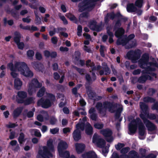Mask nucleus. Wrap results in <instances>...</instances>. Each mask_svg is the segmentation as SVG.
I'll list each match as a JSON object with an SVG mask.
<instances>
[{
    "label": "nucleus",
    "mask_w": 158,
    "mask_h": 158,
    "mask_svg": "<svg viewBox=\"0 0 158 158\" xmlns=\"http://www.w3.org/2000/svg\"><path fill=\"white\" fill-rule=\"evenodd\" d=\"M127 11L129 12H134L136 11V8L134 6L133 4L132 3L127 4Z\"/></svg>",
    "instance_id": "bb28decb"
},
{
    "label": "nucleus",
    "mask_w": 158,
    "mask_h": 158,
    "mask_svg": "<svg viewBox=\"0 0 158 158\" xmlns=\"http://www.w3.org/2000/svg\"><path fill=\"white\" fill-rule=\"evenodd\" d=\"M22 110V108L20 107L15 110L13 113V116L14 117L16 118L19 116L21 113Z\"/></svg>",
    "instance_id": "473e14b6"
},
{
    "label": "nucleus",
    "mask_w": 158,
    "mask_h": 158,
    "mask_svg": "<svg viewBox=\"0 0 158 158\" xmlns=\"http://www.w3.org/2000/svg\"><path fill=\"white\" fill-rule=\"evenodd\" d=\"M35 56L36 58L38 60H40L42 59V55L39 52H36L35 55Z\"/></svg>",
    "instance_id": "c03bdc74"
},
{
    "label": "nucleus",
    "mask_w": 158,
    "mask_h": 158,
    "mask_svg": "<svg viewBox=\"0 0 158 158\" xmlns=\"http://www.w3.org/2000/svg\"><path fill=\"white\" fill-rule=\"evenodd\" d=\"M129 150V148L126 147L123 148L121 150V152L122 154H125L127 153Z\"/></svg>",
    "instance_id": "49530a36"
},
{
    "label": "nucleus",
    "mask_w": 158,
    "mask_h": 158,
    "mask_svg": "<svg viewBox=\"0 0 158 158\" xmlns=\"http://www.w3.org/2000/svg\"><path fill=\"white\" fill-rule=\"evenodd\" d=\"M106 49L104 46L102 45L101 46L100 50L101 55L102 57H104L105 56L104 52L106 51Z\"/></svg>",
    "instance_id": "79ce46f5"
},
{
    "label": "nucleus",
    "mask_w": 158,
    "mask_h": 158,
    "mask_svg": "<svg viewBox=\"0 0 158 158\" xmlns=\"http://www.w3.org/2000/svg\"><path fill=\"white\" fill-rule=\"evenodd\" d=\"M76 150L78 153H81L84 150L85 145L82 143H77L75 144Z\"/></svg>",
    "instance_id": "aec40b11"
},
{
    "label": "nucleus",
    "mask_w": 158,
    "mask_h": 158,
    "mask_svg": "<svg viewBox=\"0 0 158 158\" xmlns=\"http://www.w3.org/2000/svg\"><path fill=\"white\" fill-rule=\"evenodd\" d=\"M18 96L20 99L18 101L19 103H24L25 101L24 99L27 97V93L26 92L23 91H20L18 93Z\"/></svg>",
    "instance_id": "f3484780"
},
{
    "label": "nucleus",
    "mask_w": 158,
    "mask_h": 158,
    "mask_svg": "<svg viewBox=\"0 0 158 158\" xmlns=\"http://www.w3.org/2000/svg\"><path fill=\"white\" fill-rule=\"evenodd\" d=\"M56 122V119L54 117L51 118L50 121V123L52 124H55Z\"/></svg>",
    "instance_id": "e2e57ef3"
},
{
    "label": "nucleus",
    "mask_w": 158,
    "mask_h": 158,
    "mask_svg": "<svg viewBox=\"0 0 158 158\" xmlns=\"http://www.w3.org/2000/svg\"><path fill=\"white\" fill-rule=\"evenodd\" d=\"M134 37L135 35L134 34H131L129 35L127 38L125 40H122L121 38H119L117 41V44L118 45L121 44L123 46L124 45L127 49L131 48L136 45V42L135 41L132 45H130L129 46H128V42Z\"/></svg>",
    "instance_id": "9b49d317"
},
{
    "label": "nucleus",
    "mask_w": 158,
    "mask_h": 158,
    "mask_svg": "<svg viewBox=\"0 0 158 158\" xmlns=\"http://www.w3.org/2000/svg\"><path fill=\"white\" fill-rule=\"evenodd\" d=\"M120 16V14L119 13H117L116 15H115L113 13L110 14H108L107 16L105 17V20L106 22H107L108 21L109 18L113 19L114 18L119 17Z\"/></svg>",
    "instance_id": "5701e85b"
},
{
    "label": "nucleus",
    "mask_w": 158,
    "mask_h": 158,
    "mask_svg": "<svg viewBox=\"0 0 158 158\" xmlns=\"http://www.w3.org/2000/svg\"><path fill=\"white\" fill-rule=\"evenodd\" d=\"M143 101L146 102H152L154 101V99L149 97H146L144 98Z\"/></svg>",
    "instance_id": "a18cd8bd"
},
{
    "label": "nucleus",
    "mask_w": 158,
    "mask_h": 158,
    "mask_svg": "<svg viewBox=\"0 0 158 158\" xmlns=\"http://www.w3.org/2000/svg\"><path fill=\"white\" fill-rule=\"evenodd\" d=\"M139 126V133L140 136H143L145 134V127L139 118H137L131 122L129 125V134H134L136 131L137 126Z\"/></svg>",
    "instance_id": "39448f33"
},
{
    "label": "nucleus",
    "mask_w": 158,
    "mask_h": 158,
    "mask_svg": "<svg viewBox=\"0 0 158 158\" xmlns=\"http://www.w3.org/2000/svg\"><path fill=\"white\" fill-rule=\"evenodd\" d=\"M151 59H149L148 55L147 54H145L143 55L141 59L139 60L138 62L139 65L141 68L145 69L143 73L145 74V76H147L146 74H149L152 76V79H153L156 77V75L153 73H150V71H153L155 70V68H158V63L155 64L151 63ZM145 76V75H144Z\"/></svg>",
    "instance_id": "f257e3e1"
},
{
    "label": "nucleus",
    "mask_w": 158,
    "mask_h": 158,
    "mask_svg": "<svg viewBox=\"0 0 158 158\" xmlns=\"http://www.w3.org/2000/svg\"><path fill=\"white\" fill-rule=\"evenodd\" d=\"M17 63H20V62L15 61L14 63V65L12 62L9 63L7 65V67L11 71L10 75L11 76L14 78L17 77L19 76V73L17 72H19L18 69V67L15 65V64Z\"/></svg>",
    "instance_id": "ddd939ff"
},
{
    "label": "nucleus",
    "mask_w": 158,
    "mask_h": 158,
    "mask_svg": "<svg viewBox=\"0 0 158 158\" xmlns=\"http://www.w3.org/2000/svg\"><path fill=\"white\" fill-rule=\"evenodd\" d=\"M17 44L19 49H22L24 47V44L23 42H19Z\"/></svg>",
    "instance_id": "6e6d98bb"
},
{
    "label": "nucleus",
    "mask_w": 158,
    "mask_h": 158,
    "mask_svg": "<svg viewBox=\"0 0 158 158\" xmlns=\"http://www.w3.org/2000/svg\"><path fill=\"white\" fill-rule=\"evenodd\" d=\"M60 50L61 52H67L68 51L69 49L67 47H61L60 48Z\"/></svg>",
    "instance_id": "13d9d810"
},
{
    "label": "nucleus",
    "mask_w": 158,
    "mask_h": 158,
    "mask_svg": "<svg viewBox=\"0 0 158 158\" xmlns=\"http://www.w3.org/2000/svg\"><path fill=\"white\" fill-rule=\"evenodd\" d=\"M86 133L88 135H90L93 133V128L89 123H87L85 126Z\"/></svg>",
    "instance_id": "b1692460"
},
{
    "label": "nucleus",
    "mask_w": 158,
    "mask_h": 158,
    "mask_svg": "<svg viewBox=\"0 0 158 158\" xmlns=\"http://www.w3.org/2000/svg\"><path fill=\"white\" fill-rule=\"evenodd\" d=\"M124 32V30L122 28H120L118 29L115 33V35L116 37H118L121 36Z\"/></svg>",
    "instance_id": "2f4dec72"
},
{
    "label": "nucleus",
    "mask_w": 158,
    "mask_h": 158,
    "mask_svg": "<svg viewBox=\"0 0 158 158\" xmlns=\"http://www.w3.org/2000/svg\"><path fill=\"white\" fill-rule=\"evenodd\" d=\"M107 32L108 34L110 36V38L109 39V43H111L114 41L113 40L112 38V37H113L114 35L113 33L111 31H110L109 30H107Z\"/></svg>",
    "instance_id": "4c0bfd02"
},
{
    "label": "nucleus",
    "mask_w": 158,
    "mask_h": 158,
    "mask_svg": "<svg viewBox=\"0 0 158 158\" xmlns=\"http://www.w3.org/2000/svg\"><path fill=\"white\" fill-rule=\"evenodd\" d=\"M53 141L49 139L47 142V147L44 146L42 149L39 151L37 156V158H52L53 155L51 152L54 151V147L52 144Z\"/></svg>",
    "instance_id": "20e7f679"
},
{
    "label": "nucleus",
    "mask_w": 158,
    "mask_h": 158,
    "mask_svg": "<svg viewBox=\"0 0 158 158\" xmlns=\"http://www.w3.org/2000/svg\"><path fill=\"white\" fill-rule=\"evenodd\" d=\"M93 142L98 147L103 148L102 150L103 152L107 153L108 152L109 146L107 148L104 149V147L105 146V141L96 133L94 134L93 136Z\"/></svg>",
    "instance_id": "1a4fd4ad"
},
{
    "label": "nucleus",
    "mask_w": 158,
    "mask_h": 158,
    "mask_svg": "<svg viewBox=\"0 0 158 158\" xmlns=\"http://www.w3.org/2000/svg\"><path fill=\"white\" fill-rule=\"evenodd\" d=\"M152 78L150 76H145L144 75L140 77L138 81L141 83L144 82L147 79L152 80Z\"/></svg>",
    "instance_id": "7c9ffc66"
},
{
    "label": "nucleus",
    "mask_w": 158,
    "mask_h": 158,
    "mask_svg": "<svg viewBox=\"0 0 158 158\" xmlns=\"http://www.w3.org/2000/svg\"><path fill=\"white\" fill-rule=\"evenodd\" d=\"M59 130V129L58 128H56L50 129V131L52 134H54L57 133L58 132Z\"/></svg>",
    "instance_id": "09e8293b"
},
{
    "label": "nucleus",
    "mask_w": 158,
    "mask_h": 158,
    "mask_svg": "<svg viewBox=\"0 0 158 158\" xmlns=\"http://www.w3.org/2000/svg\"><path fill=\"white\" fill-rule=\"evenodd\" d=\"M38 30V29L37 27L35 26H32L30 27V31H37Z\"/></svg>",
    "instance_id": "052dcab7"
},
{
    "label": "nucleus",
    "mask_w": 158,
    "mask_h": 158,
    "mask_svg": "<svg viewBox=\"0 0 158 158\" xmlns=\"http://www.w3.org/2000/svg\"><path fill=\"white\" fill-rule=\"evenodd\" d=\"M123 110V108L122 106H120L119 108L117 110L116 113V116L118 117L120 116V114Z\"/></svg>",
    "instance_id": "3c124183"
},
{
    "label": "nucleus",
    "mask_w": 158,
    "mask_h": 158,
    "mask_svg": "<svg viewBox=\"0 0 158 158\" xmlns=\"http://www.w3.org/2000/svg\"><path fill=\"white\" fill-rule=\"evenodd\" d=\"M14 85L16 89H19L23 85V82L19 78H16L14 80Z\"/></svg>",
    "instance_id": "412c9836"
},
{
    "label": "nucleus",
    "mask_w": 158,
    "mask_h": 158,
    "mask_svg": "<svg viewBox=\"0 0 158 158\" xmlns=\"http://www.w3.org/2000/svg\"><path fill=\"white\" fill-rule=\"evenodd\" d=\"M32 142L34 144H37L39 142V139L37 138L34 137L32 139Z\"/></svg>",
    "instance_id": "680f3d73"
},
{
    "label": "nucleus",
    "mask_w": 158,
    "mask_h": 158,
    "mask_svg": "<svg viewBox=\"0 0 158 158\" xmlns=\"http://www.w3.org/2000/svg\"><path fill=\"white\" fill-rule=\"evenodd\" d=\"M82 31V28L81 26L79 25L77 28V34L78 36H80L81 35Z\"/></svg>",
    "instance_id": "8fccbe9b"
},
{
    "label": "nucleus",
    "mask_w": 158,
    "mask_h": 158,
    "mask_svg": "<svg viewBox=\"0 0 158 158\" xmlns=\"http://www.w3.org/2000/svg\"><path fill=\"white\" fill-rule=\"evenodd\" d=\"M103 124L101 123H97L94 124V127L98 129H100L103 127Z\"/></svg>",
    "instance_id": "37998d69"
},
{
    "label": "nucleus",
    "mask_w": 158,
    "mask_h": 158,
    "mask_svg": "<svg viewBox=\"0 0 158 158\" xmlns=\"http://www.w3.org/2000/svg\"><path fill=\"white\" fill-rule=\"evenodd\" d=\"M95 109L94 108H91L89 110V113L91 114L90 118L93 120H95L97 118V116L94 113L95 112Z\"/></svg>",
    "instance_id": "c756f323"
},
{
    "label": "nucleus",
    "mask_w": 158,
    "mask_h": 158,
    "mask_svg": "<svg viewBox=\"0 0 158 158\" xmlns=\"http://www.w3.org/2000/svg\"><path fill=\"white\" fill-rule=\"evenodd\" d=\"M86 65L87 66L90 67L93 71L96 69H99L100 68V66H98L97 68L94 67L93 63H92L90 60H88L86 61Z\"/></svg>",
    "instance_id": "cd10ccee"
},
{
    "label": "nucleus",
    "mask_w": 158,
    "mask_h": 158,
    "mask_svg": "<svg viewBox=\"0 0 158 158\" xmlns=\"http://www.w3.org/2000/svg\"><path fill=\"white\" fill-rule=\"evenodd\" d=\"M15 37L14 38V41L15 42H16V44H17V43L19 42V39L20 38V35L19 32H16L15 33Z\"/></svg>",
    "instance_id": "c9c22d12"
},
{
    "label": "nucleus",
    "mask_w": 158,
    "mask_h": 158,
    "mask_svg": "<svg viewBox=\"0 0 158 158\" xmlns=\"http://www.w3.org/2000/svg\"><path fill=\"white\" fill-rule=\"evenodd\" d=\"M41 114L38 115L37 117V119L39 121L42 122L45 120H47L48 118V115L46 112L42 111Z\"/></svg>",
    "instance_id": "a211bd4d"
},
{
    "label": "nucleus",
    "mask_w": 158,
    "mask_h": 158,
    "mask_svg": "<svg viewBox=\"0 0 158 158\" xmlns=\"http://www.w3.org/2000/svg\"><path fill=\"white\" fill-rule=\"evenodd\" d=\"M34 52L33 51L29 50L27 51V57L29 59H32L33 58V57L34 56Z\"/></svg>",
    "instance_id": "f704fd0d"
},
{
    "label": "nucleus",
    "mask_w": 158,
    "mask_h": 158,
    "mask_svg": "<svg viewBox=\"0 0 158 158\" xmlns=\"http://www.w3.org/2000/svg\"><path fill=\"white\" fill-rule=\"evenodd\" d=\"M15 65L18 67V69L21 75L27 77L31 78L34 75L33 72L27 65L24 62L17 63Z\"/></svg>",
    "instance_id": "0eeeda50"
},
{
    "label": "nucleus",
    "mask_w": 158,
    "mask_h": 158,
    "mask_svg": "<svg viewBox=\"0 0 158 158\" xmlns=\"http://www.w3.org/2000/svg\"><path fill=\"white\" fill-rule=\"evenodd\" d=\"M68 147L67 143L65 141L61 140L58 143L57 149L60 156L64 158H75L73 155L69 157V153L68 151H64V150Z\"/></svg>",
    "instance_id": "6e6552de"
},
{
    "label": "nucleus",
    "mask_w": 158,
    "mask_h": 158,
    "mask_svg": "<svg viewBox=\"0 0 158 158\" xmlns=\"http://www.w3.org/2000/svg\"><path fill=\"white\" fill-rule=\"evenodd\" d=\"M103 68L104 70V72L102 71H101L100 72V74L101 75L103 74L107 75L109 74L110 72V69L107 67V64H104V65L103 64Z\"/></svg>",
    "instance_id": "393cba45"
},
{
    "label": "nucleus",
    "mask_w": 158,
    "mask_h": 158,
    "mask_svg": "<svg viewBox=\"0 0 158 158\" xmlns=\"http://www.w3.org/2000/svg\"><path fill=\"white\" fill-rule=\"evenodd\" d=\"M35 15V23L36 24H39L41 23V19L36 15Z\"/></svg>",
    "instance_id": "864d4df0"
},
{
    "label": "nucleus",
    "mask_w": 158,
    "mask_h": 158,
    "mask_svg": "<svg viewBox=\"0 0 158 158\" xmlns=\"http://www.w3.org/2000/svg\"><path fill=\"white\" fill-rule=\"evenodd\" d=\"M63 131L64 133L66 134L70 132V130L68 127H66L63 129Z\"/></svg>",
    "instance_id": "4d7b16f0"
},
{
    "label": "nucleus",
    "mask_w": 158,
    "mask_h": 158,
    "mask_svg": "<svg viewBox=\"0 0 158 158\" xmlns=\"http://www.w3.org/2000/svg\"><path fill=\"white\" fill-rule=\"evenodd\" d=\"M66 16L71 21H74L76 20L75 17L71 14H66Z\"/></svg>",
    "instance_id": "a19ab883"
},
{
    "label": "nucleus",
    "mask_w": 158,
    "mask_h": 158,
    "mask_svg": "<svg viewBox=\"0 0 158 158\" xmlns=\"http://www.w3.org/2000/svg\"><path fill=\"white\" fill-rule=\"evenodd\" d=\"M23 21L24 22L28 23L31 21V19L29 18V17H27L26 18H23Z\"/></svg>",
    "instance_id": "774afa93"
},
{
    "label": "nucleus",
    "mask_w": 158,
    "mask_h": 158,
    "mask_svg": "<svg viewBox=\"0 0 158 158\" xmlns=\"http://www.w3.org/2000/svg\"><path fill=\"white\" fill-rule=\"evenodd\" d=\"M140 106L142 110V112L140 114V117L143 121V122L149 131H153L155 129V126L146 119V118L150 119H153L156 118L155 115L154 114H150V115L147 112L148 107L143 102L140 103Z\"/></svg>",
    "instance_id": "7ed1b4c3"
},
{
    "label": "nucleus",
    "mask_w": 158,
    "mask_h": 158,
    "mask_svg": "<svg viewBox=\"0 0 158 158\" xmlns=\"http://www.w3.org/2000/svg\"><path fill=\"white\" fill-rule=\"evenodd\" d=\"M52 42L54 44H56L58 41V39L56 37H53L51 38Z\"/></svg>",
    "instance_id": "5fc2aeb1"
},
{
    "label": "nucleus",
    "mask_w": 158,
    "mask_h": 158,
    "mask_svg": "<svg viewBox=\"0 0 158 158\" xmlns=\"http://www.w3.org/2000/svg\"><path fill=\"white\" fill-rule=\"evenodd\" d=\"M84 130L83 123L81 124L78 123L76 125V129L73 133V137L75 141H77L81 139V131H83Z\"/></svg>",
    "instance_id": "f8f14e48"
},
{
    "label": "nucleus",
    "mask_w": 158,
    "mask_h": 158,
    "mask_svg": "<svg viewBox=\"0 0 158 158\" xmlns=\"http://www.w3.org/2000/svg\"><path fill=\"white\" fill-rule=\"evenodd\" d=\"M16 126L15 124L12 123H9L7 125V127L9 128H12Z\"/></svg>",
    "instance_id": "69168bd1"
},
{
    "label": "nucleus",
    "mask_w": 158,
    "mask_h": 158,
    "mask_svg": "<svg viewBox=\"0 0 158 158\" xmlns=\"http://www.w3.org/2000/svg\"><path fill=\"white\" fill-rule=\"evenodd\" d=\"M77 89L76 88H74L72 89L73 93L77 96H78L79 94L77 93Z\"/></svg>",
    "instance_id": "338daca9"
},
{
    "label": "nucleus",
    "mask_w": 158,
    "mask_h": 158,
    "mask_svg": "<svg viewBox=\"0 0 158 158\" xmlns=\"http://www.w3.org/2000/svg\"><path fill=\"white\" fill-rule=\"evenodd\" d=\"M96 107L98 111V113L102 116H104L107 110L110 112H114L116 107L111 104L107 102H105L102 104L100 102L97 103Z\"/></svg>",
    "instance_id": "423d86ee"
},
{
    "label": "nucleus",
    "mask_w": 158,
    "mask_h": 158,
    "mask_svg": "<svg viewBox=\"0 0 158 158\" xmlns=\"http://www.w3.org/2000/svg\"><path fill=\"white\" fill-rule=\"evenodd\" d=\"M100 132L101 134L106 138L108 142H111L113 140V137L111 136L112 132L110 129H103L100 131Z\"/></svg>",
    "instance_id": "2eb2a0df"
},
{
    "label": "nucleus",
    "mask_w": 158,
    "mask_h": 158,
    "mask_svg": "<svg viewBox=\"0 0 158 158\" xmlns=\"http://www.w3.org/2000/svg\"><path fill=\"white\" fill-rule=\"evenodd\" d=\"M124 146V145L123 143H118L117 145H116L115 147L116 148L117 150H120Z\"/></svg>",
    "instance_id": "de8ad7c7"
},
{
    "label": "nucleus",
    "mask_w": 158,
    "mask_h": 158,
    "mask_svg": "<svg viewBox=\"0 0 158 158\" xmlns=\"http://www.w3.org/2000/svg\"><path fill=\"white\" fill-rule=\"evenodd\" d=\"M19 141L20 144H22L24 141V135L23 133H21L19 138Z\"/></svg>",
    "instance_id": "ea45409f"
},
{
    "label": "nucleus",
    "mask_w": 158,
    "mask_h": 158,
    "mask_svg": "<svg viewBox=\"0 0 158 158\" xmlns=\"http://www.w3.org/2000/svg\"><path fill=\"white\" fill-rule=\"evenodd\" d=\"M42 86V84L39 83L36 79H32L28 84L27 89L28 94L30 95H32L35 93L36 88H39Z\"/></svg>",
    "instance_id": "9d476101"
},
{
    "label": "nucleus",
    "mask_w": 158,
    "mask_h": 158,
    "mask_svg": "<svg viewBox=\"0 0 158 158\" xmlns=\"http://www.w3.org/2000/svg\"><path fill=\"white\" fill-rule=\"evenodd\" d=\"M35 99V98L34 97H31L28 98L23 103L25 105H29L34 103Z\"/></svg>",
    "instance_id": "72a5a7b5"
},
{
    "label": "nucleus",
    "mask_w": 158,
    "mask_h": 158,
    "mask_svg": "<svg viewBox=\"0 0 158 158\" xmlns=\"http://www.w3.org/2000/svg\"><path fill=\"white\" fill-rule=\"evenodd\" d=\"M89 16L88 14L87 13H83L80 15L79 19L80 21L84 20L86 18Z\"/></svg>",
    "instance_id": "e433bc0d"
},
{
    "label": "nucleus",
    "mask_w": 158,
    "mask_h": 158,
    "mask_svg": "<svg viewBox=\"0 0 158 158\" xmlns=\"http://www.w3.org/2000/svg\"><path fill=\"white\" fill-rule=\"evenodd\" d=\"M45 93L46 94V98H41L38 101L37 104L38 105L46 108L50 106L53 104L55 100V97L53 94L46 92L44 87H42L39 89L37 93V96L38 97H41Z\"/></svg>",
    "instance_id": "f03ea898"
},
{
    "label": "nucleus",
    "mask_w": 158,
    "mask_h": 158,
    "mask_svg": "<svg viewBox=\"0 0 158 158\" xmlns=\"http://www.w3.org/2000/svg\"><path fill=\"white\" fill-rule=\"evenodd\" d=\"M20 27L21 28L25 29L27 30L30 31V26L29 25L24 26L22 24H20Z\"/></svg>",
    "instance_id": "603ef678"
},
{
    "label": "nucleus",
    "mask_w": 158,
    "mask_h": 158,
    "mask_svg": "<svg viewBox=\"0 0 158 158\" xmlns=\"http://www.w3.org/2000/svg\"><path fill=\"white\" fill-rule=\"evenodd\" d=\"M30 132L32 135H34L36 137H40L41 136L40 132L37 129H34L31 130Z\"/></svg>",
    "instance_id": "c85d7f7f"
},
{
    "label": "nucleus",
    "mask_w": 158,
    "mask_h": 158,
    "mask_svg": "<svg viewBox=\"0 0 158 158\" xmlns=\"http://www.w3.org/2000/svg\"><path fill=\"white\" fill-rule=\"evenodd\" d=\"M44 55L46 57H48L50 55V52L46 50L44 52Z\"/></svg>",
    "instance_id": "bf43d9fd"
},
{
    "label": "nucleus",
    "mask_w": 158,
    "mask_h": 158,
    "mask_svg": "<svg viewBox=\"0 0 158 158\" xmlns=\"http://www.w3.org/2000/svg\"><path fill=\"white\" fill-rule=\"evenodd\" d=\"M136 53L134 51L129 52L127 54L126 57L128 59H131L133 63L136 62V60L138 59V57H136Z\"/></svg>",
    "instance_id": "dca6fc26"
},
{
    "label": "nucleus",
    "mask_w": 158,
    "mask_h": 158,
    "mask_svg": "<svg viewBox=\"0 0 158 158\" xmlns=\"http://www.w3.org/2000/svg\"><path fill=\"white\" fill-rule=\"evenodd\" d=\"M90 28L93 30L99 31L98 26L96 24V22L94 21H91L89 25Z\"/></svg>",
    "instance_id": "a878e982"
},
{
    "label": "nucleus",
    "mask_w": 158,
    "mask_h": 158,
    "mask_svg": "<svg viewBox=\"0 0 158 158\" xmlns=\"http://www.w3.org/2000/svg\"><path fill=\"white\" fill-rule=\"evenodd\" d=\"M143 0H137L135 1V5L138 7H141L143 4Z\"/></svg>",
    "instance_id": "58836bf2"
},
{
    "label": "nucleus",
    "mask_w": 158,
    "mask_h": 158,
    "mask_svg": "<svg viewBox=\"0 0 158 158\" xmlns=\"http://www.w3.org/2000/svg\"><path fill=\"white\" fill-rule=\"evenodd\" d=\"M48 128L47 126H43L41 128V130L42 132L44 133L47 131Z\"/></svg>",
    "instance_id": "0e129e2a"
},
{
    "label": "nucleus",
    "mask_w": 158,
    "mask_h": 158,
    "mask_svg": "<svg viewBox=\"0 0 158 158\" xmlns=\"http://www.w3.org/2000/svg\"><path fill=\"white\" fill-rule=\"evenodd\" d=\"M83 158H99L97 157L95 153L93 151L85 153L82 155Z\"/></svg>",
    "instance_id": "6ab92c4d"
},
{
    "label": "nucleus",
    "mask_w": 158,
    "mask_h": 158,
    "mask_svg": "<svg viewBox=\"0 0 158 158\" xmlns=\"http://www.w3.org/2000/svg\"><path fill=\"white\" fill-rule=\"evenodd\" d=\"M32 66L37 71H41L43 72V70L44 68L43 65L40 63L37 64L35 62H32L31 63Z\"/></svg>",
    "instance_id": "4be33fe9"
},
{
    "label": "nucleus",
    "mask_w": 158,
    "mask_h": 158,
    "mask_svg": "<svg viewBox=\"0 0 158 158\" xmlns=\"http://www.w3.org/2000/svg\"><path fill=\"white\" fill-rule=\"evenodd\" d=\"M129 156L126 155H123L120 156L119 158L118 154L115 152L113 153L112 158H134L137 156V153L134 151H131L129 154Z\"/></svg>",
    "instance_id": "4468645a"
}]
</instances>
